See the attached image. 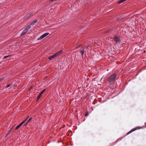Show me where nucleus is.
<instances>
[{
	"label": "nucleus",
	"mask_w": 146,
	"mask_h": 146,
	"mask_svg": "<svg viewBox=\"0 0 146 146\" xmlns=\"http://www.w3.org/2000/svg\"><path fill=\"white\" fill-rule=\"evenodd\" d=\"M116 74L115 73L111 75L108 78L107 81L110 83L113 82L116 78Z\"/></svg>",
	"instance_id": "f257e3e1"
},
{
	"label": "nucleus",
	"mask_w": 146,
	"mask_h": 146,
	"mask_svg": "<svg viewBox=\"0 0 146 146\" xmlns=\"http://www.w3.org/2000/svg\"><path fill=\"white\" fill-rule=\"evenodd\" d=\"M17 86L15 85H13L12 84H7V85L5 87L6 88H7L10 87V88H13L15 89L16 88H17Z\"/></svg>",
	"instance_id": "f03ea898"
},
{
	"label": "nucleus",
	"mask_w": 146,
	"mask_h": 146,
	"mask_svg": "<svg viewBox=\"0 0 146 146\" xmlns=\"http://www.w3.org/2000/svg\"><path fill=\"white\" fill-rule=\"evenodd\" d=\"M49 33H45L39 37L38 39V40H40L42 39L43 38L46 37V36L49 35Z\"/></svg>",
	"instance_id": "7ed1b4c3"
},
{
	"label": "nucleus",
	"mask_w": 146,
	"mask_h": 146,
	"mask_svg": "<svg viewBox=\"0 0 146 146\" xmlns=\"http://www.w3.org/2000/svg\"><path fill=\"white\" fill-rule=\"evenodd\" d=\"M33 13H29L27 14L24 17V19L25 20L27 19L30 18L32 16H33Z\"/></svg>",
	"instance_id": "20e7f679"
},
{
	"label": "nucleus",
	"mask_w": 146,
	"mask_h": 146,
	"mask_svg": "<svg viewBox=\"0 0 146 146\" xmlns=\"http://www.w3.org/2000/svg\"><path fill=\"white\" fill-rule=\"evenodd\" d=\"M114 38L115 40L116 43H118L120 42L119 38L118 36H115Z\"/></svg>",
	"instance_id": "39448f33"
},
{
	"label": "nucleus",
	"mask_w": 146,
	"mask_h": 146,
	"mask_svg": "<svg viewBox=\"0 0 146 146\" xmlns=\"http://www.w3.org/2000/svg\"><path fill=\"white\" fill-rule=\"evenodd\" d=\"M142 127L141 128H137V129H133L132 130H131L130 131H129L127 134L126 135H127L129 134H130V133H131V132H133V131L137 129H141V128H142Z\"/></svg>",
	"instance_id": "423d86ee"
},
{
	"label": "nucleus",
	"mask_w": 146,
	"mask_h": 146,
	"mask_svg": "<svg viewBox=\"0 0 146 146\" xmlns=\"http://www.w3.org/2000/svg\"><path fill=\"white\" fill-rule=\"evenodd\" d=\"M27 32V31L25 29L23 31V32L21 33L20 35L21 36H22L25 34Z\"/></svg>",
	"instance_id": "0eeeda50"
},
{
	"label": "nucleus",
	"mask_w": 146,
	"mask_h": 146,
	"mask_svg": "<svg viewBox=\"0 0 146 146\" xmlns=\"http://www.w3.org/2000/svg\"><path fill=\"white\" fill-rule=\"evenodd\" d=\"M31 27V25H29L25 29L27 31H28L30 29Z\"/></svg>",
	"instance_id": "6e6552de"
},
{
	"label": "nucleus",
	"mask_w": 146,
	"mask_h": 146,
	"mask_svg": "<svg viewBox=\"0 0 146 146\" xmlns=\"http://www.w3.org/2000/svg\"><path fill=\"white\" fill-rule=\"evenodd\" d=\"M37 20H35L33 21L32 22L31 24L30 25H34L35 23H36L37 22Z\"/></svg>",
	"instance_id": "1a4fd4ad"
},
{
	"label": "nucleus",
	"mask_w": 146,
	"mask_h": 146,
	"mask_svg": "<svg viewBox=\"0 0 146 146\" xmlns=\"http://www.w3.org/2000/svg\"><path fill=\"white\" fill-rule=\"evenodd\" d=\"M84 49H83L82 50H80V52L81 53V55H84Z\"/></svg>",
	"instance_id": "9d476101"
},
{
	"label": "nucleus",
	"mask_w": 146,
	"mask_h": 146,
	"mask_svg": "<svg viewBox=\"0 0 146 146\" xmlns=\"http://www.w3.org/2000/svg\"><path fill=\"white\" fill-rule=\"evenodd\" d=\"M43 92H41L39 94V95L38 97V98H37V100H38L39 99V98H40L42 95V94Z\"/></svg>",
	"instance_id": "9b49d317"
},
{
	"label": "nucleus",
	"mask_w": 146,
	"mask_h": 146,
	"mask_svg": "<svg viewBox=\"0 0 146 146\" xmlns=\"http://www.w3.org/2000/svg\"><path fill=\"white\" fill-rule=\"evenodd\" d=\"M54 58H55L54 56V55L53 54V55L49 56L48 57V59L50 60H51L52 59Z\"/></svg>",
	"instance_id": "f8f14e48"
},
{
	"label": "nucleus",
	"mask_w": 146,
	"mask_h": 146,
	"mask_svg": "<svg viewBox=\"0 0 146 146\" xmlns=\"http://www.w3.org/2000/svg\"><path fill=\"white\" fill-rule=\"evenodd\" d=\"M62 52V50H61L59 51V52H57V53L58 55H59V54H61Z\"/></svg>",
	"instance_id": "ddd939ff"
},
{
	"label": "nucleus",
	"mask_w": 146,
	"mask_h": 146,
	"mask_svg": "<svg viewBox=\"0 0 146 146\" xmlns=\"http://www.w3.org/2000/svg\"><path fill=\"white\" fill-rule=\"evenodd\" d=\"M29 117V116H28L24 120H23V122L24 123H25L26 121L27 120L28 118Z\"/></svg>",
	"instance_id": "4468645a"
},
{
	"label": "nucleus",
	"mask_w": 146,
	"mask_h": 146,
	"mask_svg": "<svg viewBox=\"0 0 146 146\" xmlns=\"http://www.w3.org/2000/svg\"><path fill=\"white\" fill-rule=\"evenodd\" d=\"M21 126L19 124L15 128L16 129H18Z\"/></svg>",
	"instance_id": "2eb2a0df"
},
{
	"label": "nucleus",
	"mask_w": 146,
	"mask_h": 146,
	"mask_svg": "<svg viewBox=\"0 0 146 146\" xmlns=\"http://www.w3.org/2000/svg\"><path fill=\"white\" fill-rule=\"evenodd\" d=\"M123 1L122 0H119V1L118 2V3H119V4H120L121 3H123Z\"/></svg>",
	"instance_id": "dca6fc26"
},
{
	"label": "nucleus",
	"mask_w": 146,
	"mask_h": 146,
	"mask_svg": "<svg viewBox=\"0 0 146 146\" xmlns=\"http://www.w3.org/2000/svg\"><path fill=\"white\" fill-rule=\"evenodd\" d=\"M10 56V55H8L6 56H5L3 58V59H4L5 58H6L9 57Z\"/></svg>",
	"instance_id": "f3484780"
},
{
	"label": "nucleus",
	"mask_w": 146,
	"mask_h": 146,
	"mask_svg": "<svg viewBox=\"0 0 146 146\" xmlns=\"http://www.w3.org/2000/svg\"><path fill=\"white\" fill-rule=\"evenodd\" d=\"M4 79V78H0V82L2 81Z\"/></svg>",
	"instance_id": "a211bd4d"
},
{
	"label": "nucleus",
	"mask_w": 146,
	"mask_h": 146,
	"mask_svg": "<svg viewBox=\"0 0 146 146\" xmlns=\"http://www.w3.org/2000/svg\"><path fill=\"white\" fill-rule=\"evenodd\" d=\"M54 57H56L58 55V54L56 52V53L54 54Z\"/></svg>",
	"instance_id": "6ab92c4d"
},
{
	"label": "nucleus",
	"mask_w": 146,
	"mask_h": 146,
	"mask_svg": "<svg viewBox=\"0 0 146 146\" xmlns=\"http://www.w3.org/2000/svg\"><path fill=\"white\" fill-rule=\"evenodd\" d=\"M32 118H30L29 120L28 121V122H29L32 119Z\"/></svg>",
	"instance_id": "aec40b11"
},
{
	"label": "nucleus",
	"mask_w": 146,
	"mask_h": 146,
	"mask_svg": "<svg viewBox=\"0 0 146 146\" xmlns=\"http://www.w3.org/2000/svg\"><path fill=\"white\" fill-rule=\"evenodd\" d=\"M24 123L22 121V122L20 123L19 125L21 126Z\"/></svg>",
	"instance_id": "412c9836"
},
{
	"label": "nucleus",
	"mask_w": 146,
	"mask_h": 146,
	"mask_svg": "<svg viewBox=\"0 0 146 146\" xmlns=\"http://www.w3.org/2000/svg\"><path fill=\"white\" fill-rule=\"evenodd\" d=\"M14 127H12L10 129V130L9 131V133H10V132L11 131V130L13 129Z\"/></svg>",
	"instance_id": "4be33fe9"
},
{
	"label": "nucleus",
	"mask_w": 146,
	"mask_h": 146,
	"mask_svg": "<svg viewBox=\"0 0 146 146\" xmlns=\"http://www.w3.org/2000/svg\"><path fill=\"white\" fill-rule=\"evenodd\" d=\"M32 88V87H31L29 89V90L30 91V90H31Z\"/></svg>",
	"instance_id": "5701e85b"
},
{
	"label": "nucleus",
	"mask_w": 146,
	"mask_h": 146,
	"mask_svg": "<svg viewBox=\"0 0 146 146\" xmlns=\"http://www.w3.org/2000/svg\"><path fill=\"white\" fill-rule=\"evenodd\" d=\"M88 113H87L85 115V116H87L88 115Z\"/></svg>",
	"instance_id": "b1692460"
},
{
	"label": "nucleus",
	"mask_w": 146,
	"mask_h": 146,
	"mask_svg": "<svg viewBox=\"0 0 146 146\" xmlns=\"http://www.w3.org/2000/svg\"><path fill=\"white\" fill-rule=\"evenodd\" d=\"M9 133H9V132L8 133H7V134L6 135V136H7Z\"/></svg>",
	"instance_id": "393cba45"
},
{
	"label": "nucleus",
	"mask_w": 146,
	"mask_h": 146,
	"mask_svg": "<svg viewBox=\"0 0 146 146\" xmlns=\"http://www.w3.org/2000/svg\"><path fill=\"white\" fill-rule=\"evenodd\" d=\"M28 123H29V122H28V121H27V123L25 124V125H27Z\"/></svg>",
	"instance_id": "a878e982"
},
{
	"label": "nucleus",
	"mask_w": 146,
	"mask_h": 146,
	"mask_svg": "<svg viewBox=\"0 0 146 146\" xmlns=\"http://www.w3.org/2000/svg\"><path fill=\"white\" fill-rule=\"evenodd\" d=\"M45 89H43V90H42L41 91H42V92L45 91Z\"/></svg>",
	"instance_id": "bb28decb"
}]
</instances>
